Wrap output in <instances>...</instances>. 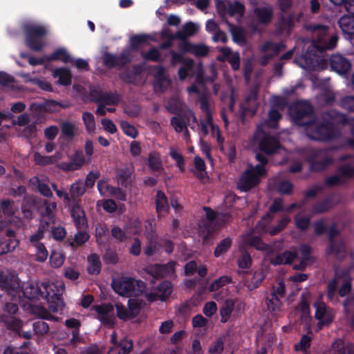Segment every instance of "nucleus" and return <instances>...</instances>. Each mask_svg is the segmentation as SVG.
<instances>
[{
    "instance_id": "72a5a7b5",
    "label": "nucleus",
    "mask_w": 354,
    "mask_h": 354,
    "mask_svg": "<svg viewBox=\"0 0 354 354\" xmlns=\"http://www.w3.org/2000/svg\"><path fill=\"white\" fill-rule=\"evenodd\" d=\"M235 302L232 299H226L223 306L220 308L221 322L226 323L234 310Z\"/></svg>"
},
{
    "instance_id": "5fc2aeb1",
    "label": "nucleus",
    "mask_w": 354,
    "mask_h": 354,
    "mask_svg": "<svg viewBox=\"0 0 354 354\" xmlns=\"http://www.w3.org/2000/svg\"><path fill=\"white\" fill-rule=\"evenodd\" d=\"M290 221V219L285 216L278 221L276 225L272 226L269 228L268 233L271 236H274L281 232Z\"/></svg>"
},
{
    "instance_id": "20e7f679",
    "label": "nucleus",
    "mask_w": 354,
    "mask_h": 354,
    "mask_svg": "<svg viewBox=\"0 0 354 354\" xmlns=\"http://www.w3.org/2000/svg\"><path fill=\"white\" fill-rule=\"evenodd\" d=\"M22 31L25 37V44L28 48L35 52L43 50L48 33V30L44 26L33 22H26L22 25Z\"/></svg>"
},
{
    "instance_id": "052dcab7",
    "label": "nucleus",
    "mask_w": 354,
    "mask_h": 354,
    "mask_svg": "<svg viewBox=\"0 0 354 354\" xmlns=\"http://www.w3.org/2000/svg\"><path fill=\"white\" fill-rule=\"evenodd\" d=\"M133 343L131 339L123 338L119 342L118 348H120L118 354H129L133 349Z\"/></svg>"
},
{
    "instance_id": "6e6d98bb",
    "label": "nucleus",
    "mask_w": 354,
    "mask_h": 354,
    "mask_svg": "<svg viewBox=\"0 0 354 354\" xmlns=\"http://www.w3.org/2000/svg\"><path fill=\"white\" fill-rule=\"evenodd\" d=\"M295 226L300 231H306L310 226V218L309 216L297 215L294 218Z\"/></svg>"
},
{
    "instance_id": "58836bf2",
    "label": "nucleus",
    "mask_w": 354,
    "mask_h": 354,
    "mask_svg": "<svg viewBox=\"0 0 354 354\" xmlns=\"http://www.w3.org/2000/svg\"><path fill=\"white\" fill-rule=\"evenodd\" d=\"M54 77H57L59 83L63 86H68L71 84V74L69 69L66 68H56L53 71Z\"/></svg>"
},
{
    "instance_id": "412c9836",
    "label": "nucleus",
    "mask_w": 354,
    "mask_h": 354,
    "mask_svg": "<svg viewBox=\"0 0 354 354\" xmlns=\"http://www.w3.org/2000/svg\"><path fill=\"white\" fill-rule=\"evenodd\" d=\"M337 24L343 34L352 39L354 36V15H344L339 19Z\"/></svg>"
},
{
    "instance_id": "de8ad7c7",
    "label": "nucleus",
    "mask_w": 354,
    "mask_h": 354,
    "mask_svg": "<svg viewBox=\"0 0 354 354\" xmlns=\"http://www.w3.org/2000/svg\"><path fill=\"white\" fill-rule=\"evenodd\" d=\"M227 24L230 26V31L233 41L238 44H244L246 41L243 30L241 28L234 26L229 22Z\"/></svg>"
},
{
    "instance_id": "f03ea898",
    "label": "nucleus",
    "mask_w": 354,
    "mask_h": 354,
    "mask_svg": "<svg viewBox=\"0 0 354 354\" xmlns=\"http://www.w3.org/2000/svg\"><path fill=\"white\" fill-rule=\"evenodd\" d=\"M53 288L54 285L47 282H28L21 287V292L25 298L30 301L46 300L49 310L53 313L62 312L65 306L62 295L59 290L55 292Z\"/></svg>"
},
{
    "instance_id": "7ed1b4c3",
    "label": "nucleus",
    "mask_w": 354,
    "mask_h": 354,
    "mask_svg": "<svg viewBox=\"0 0 354 354\" xmlns=\"http://www.w3.org/2000/svg\"><path fill=\"white\" fill-rule=\"evenodd\" d=\"M306 29L313 35V48L316 52L323 53L336 47L339 37L336 34H330L328 26L311 24L306 26Z\"/></svg>"
},
{
    "instance_id": "4be33fe9",
    "label": "nucleus",
    "mask_w": 354,
    "mask_h": 354,
    "mask_svg": "<svg viewBox=\"0 0 354 354\" xmlns=\"http://www.w3.org/2000/svg\"><path fill=\"white\" fill-rule=\"evenodd\" d=\"M198 31V27L192 21L185 23L181 30L172 35L173 39L180 40V42L189 41L187 37L194 35Z\"/></svg>"
},
{
    "instance_id": "4d7b16f0",
    "label": "nucleus",
    "mask_w": 354,
    "mask_h": 354,
    "mask_svg": "<svg viewBox=\"0 0 354 354\" xmlns=\"http://www.w3.org/2000/svg\"><path fill=\"white\" fill-rule=\"evenodd\" d=\"M35 249L36 260L39 262H44L48 256V250L44 243L32 245Z\"/></svg>"
},
{
    "instance_id": "e2e57ef3",
    "label": "nucleus",
    "mask_w": 354,
    "mask_h": 354,
    "mask_svg": "<svg viewBox=\"0 0 354 354\" xmlns=\"http://www.w3.org/2000/svg\"><path fill=\"white\" fill-rule=\"evenodd\" d=\"M52 238L57 241H61L64 240L66 235V230L62 226H53L50 229Z\"/></svg>"
},
{
    "instance_id": "603ef678",
    "label": "nucleus",
    "mask_w": 354,
    "mask_h": 354,
    "mask_svg": "<svg viewBox=\"0 0 354 354\" xmlns=\"http://www.w3.org/2000/svg\"><path fill=\"white\" fill-rule=\"evenodd\" d=\"M106 192L118 201H125L127 200L126 192L120 187L112 185L106 186Z\"/></svg>"
},
{
    "instance_id": "c85d7f7f",
    "label": "nucleus",
    "mask_w": 354,
    "mask_h": 354,
    "mask_svg": "<svg viewBox=\"0 0 354 354\" xmlns=\"http://www.w3.org/2000/svg\"><path fill=\"white\" fill-rule=\"evenodd\" d=\"M57 209V203L55 202H48L45 200L43 204L39 207V215L41 218L55 220L56 216L55 211Z\"/></svg>"
},
{
    "instance_id": "9b49d317",
    "label": "nucleus",
    "mask_w": 354,
    "mask_h": 354,
    "mask_svg": "<svg viewBox=\"0 0 354 354\" xmlns=\"http://www.w3.org/2000/svg\"><path fill=\"white\" fill-rule=\"evenodd\" d=\"M310 169L313 171H322L333 164V159L328 156L324 149H314L308 159Z\"/></svg>"
},
{
    "instance_id": "b1692460",
    "label": "nucleus",
    "mask_w": 354,
    "mask_h": 354,
    "mask_svg": "<svg viewBox=\"0 0 354 354\" xmlns=\"http://www.w3.org/2000/svg\"><path fill=\"white\" fill-rule=\"evenodd\" d=\"M203 210L205 212L206 221L209 225L214 224L216 221L223 223L228 222L232 217L228 213L217 212L209 207H203Z\"/></svg>"
},
{
    "instance_id": "f8f14e48",
    "label": "nucleus",
    "mask_w": 354,
    "mask_h": 354,
    "mask_svg": "<svg viewBox=\"0 0 354 354\" xmlns=\"http://www.w3.org/2000/svg\"><path fill=\"white\" fill-rule=\"evenodd\" d=\"M263 137L258 138L255 136V138L258 140V146L260 151L266 155L271 156L277 153L281 148L282 146L279 140L274 136L265 134L262 132Z\"/></svg>"
},
{
    "instance_id": "09e8293b",
    "label": "nucleus",
    "mask_w": 354,
    "mask_h": 354,
    "mask_svg": "<svg viewBox=\"0 0 354 354\" xmlns=\"http://www.w3.org/2000/svg\"><path fill=\"white\" fill-rule=\"evenodd\" d=\"M232 282V278L229 276L223 275L220 277L218 279L214 280L212 281L209 287L208 290L210 292H215L218 290L219 288H222L223 286L230 283Z\"/></svg>"
},
{
    "instance_id": "e433bc0d",
    "label": "nucleus",
    "mask_w": 354,
    "mask_h": 354,
    "mask_svg": "<svg viewBox=\"0 0 354 354\" xmlns=\"http://www.w3.org/2000/svg\"><path fill=\"white\" fill-rule=\"evenodd\" d=\"M268 309L273 315H277L281 310V301L275 293H271L266 297V301Z\"/></svg>"
},
{
    "instance_id": "680f3d73",
    "label": "nucleus",
    "mask_w": 354,
    "mask_h": 354,
    "mask_svg": "<svg viewBox=\"0 0 354 354\" xmlns=\"http://www.w3.org/2000/svg\"><path fill=\"white\" fill-rule=\"evenodd\" d=\"M174 243L169 239H156V252L163 249L167 254H171L174 251Z\"/></svg>"
},
{
    "instance_id": "6ab92c4d",
    "label": "nucleus",
    "mask_w": 354,
    "mask_h": 354,
    "mask_svg": "<svg viewBox=\"0 0 354 354\" xmlns=\"http://www.w3.org/2000/svg\"><path fill=\"white\" fill-rule=\"evenodd\" d=\"M257 21L260 24L268 25L272 19L273 9L271 6L256 7L253 9Z\"/></svg>"
},
{
    "instance_id": "338daca9",
    "label": "nucleus",
    "mask_w": 354,
    "mask_h": 354,
    "mask_svg": "<svg viewBox=\"0 0 354 354\" xmlns=\"http://www.w3.org/2000/svg\"><path fill=\"white\" fill-rule=\"evenodd\" d=\"M281 118V114L280 112L275 109H272L268 113V125L270 127L275 128L279 120Z\"/></svg>"
},
{
    "instance_id": "9d476101",
    "label": "nucleus",
    "mask_w": 354,
    "mask_h": 354,
    "mask_svg": "<svg viewBox=\"0 0 354 354\" xmlns=\"http://www.w3.org/2000/svg\"><path fill=\"white\" fill-rule=\"evenodd\" d=\"M0 289L10 296L19 293L21 285L18 276L8 271H0Z\"/></svg>"
},
{
    "instance_id": "0e129e2a",
    "label": "nucleus",
    "mask_w": 354,
    "mask_h": 354,
    "mask_svg": "<svg viewBox=\"0 0 354 354\" xmlns=\"http://www.w3.org/2000/svg\"><path fill=\"white\" fill-rule=\"evenodd\" d=\"M224 349V340L223 337L218 338L209 347L210 354H221Z\"/></svg>"
},
{
    "instance_id": "c9c22d12",
    "label": "nucleus",
    "mask_w": 354,
    "mask_h": 354,
    "mask_svg": "<svg viewBox=\"0 0 354 354\" xmlns=\"http://www.w3.org/2000/svg\"><path fill=\"white\" fill-rule=\"evenodd\" d=\"M88 266L87 271L91 274L97 275L100 273L102 263L97 254H91L88 257Z\"/></svg>"
},
{
    "instance_id": "2eb2a0df",
    "label": "nucleus",
    "mask_w": 354,
    "mask_h": 354,
    "mask_svg": "<svg viewBox=\"0 0 354 354\" xmlns=\"http://www.w3.org/2000/svg\"><path fill=\"white\" fill-rule=\"evenodd\" d=\"M193 123H197V118L194 112L190 109L187 108L185 112L183 113V115L180 119L178 118H171V125L174 127L175 131L178 133H180L184 130V128L190 125V122Z\"/></svg>"
},
{
    "instance_id": "cd10ccee",
    "label": "nucleus",
    "mask_w": 354,
    "mask_h": 354,
    "mask_svg": "<svg viewBox=\"0 0 354 354\" xmlns=\"http://www.w3.org/2000/svg\"><path fill=\"white\" fill-rule=\"evenodd\" d=\"M169 211V205L167 196L162 191H156V213L158 216H165Z\"/></svg>"
},
{
    "instance_id": "4c0bfd02",
    "label": "nucleus",
    "mask_w": 354,
    "mask_h": 354,
    "mask_svg": "<svg viewBox=\"0 0 354 354\" xmlns=\"http://www.w3.org/2000/svg\"><path fill=\"white\" fill-rule=\"evenodd\" d=\"M286 48V46L282 43H274L270 41H266L261 47V52L266 53L272 51L270 53L272 57L277 56L279 53Z\"/></svg>"
},
{
    "instance_id": "c756f323",
    "label": "nucleus",
    "mask_w": 354,
    "mask_h": 354,
    "mask_svg": "<svg viewBox=\"0 0 354 354\" xmlns=\"http://www.w3.org/2000/svg\"><path fill=\"white\" fill-rule=\"evenodd\" d=\"M48 62L61 60L64 63H73V59L63 48H59L55 50L50 55L46 56Z\"/></svg>"
},
{
    "instance_id": "bb28decb",
    "label": "nucleus",
    "mask_w": 354,
    "mask_h": 354,
    "mask_svg": "<svg viewBox=\"0 0 354 354\" xmlns=\"http://www.w3.org/2000/svg\"><path fill=\"white\" fill-rule=\"evenodd\" d=\"M335 206L333 197L332 196H328L323 200L318 201L315 203L311 208V211L313 214H318L328 212Z\"/></svg>"
},
{
    "instance_id": "0eeeda50",
    "label": "nucleus",
    "mask_w": 354,
    "mask_h": 354,
    "mask_svg": "<svg viewBox=\"0 0 354 354\" xmlns=\"http://www.w3.org/2000/svg\"><path fill=\"white\" fill-rule=\"evenodd\" d=\"M293 122L299 127H308L316 118L313 106L308 102H298L290 108Z\"/></svg>"
},
{
    "instance_id": "5701e85b",
    "label": "nucleus",
    "mask_w": 354,
    "mask_h": 354,
    "mask_svg": "<svg viewBox=\"0 0 354 354\" xmlns=\"http://www.w3.org/2000/svg\"><path fill=\"white\" fill-rule=\"evenodd\" d=\"M85 162V158L82 151H76L71 156L68 162L62 163V169L66 171L79 169Z\"/></svg>"
},
{
    "instance_id": "c03bdc74",
    "label": "nucleus",
    "mask_w": 354,
    "mask_h": 354,
    "mask_svg": "<svg viewBox=\"0 0 354 354\" xmlns=\"http://www.w3.org/2000/svg\"><path fill=\"white\" fill-rule=\"evenodd\" d=\"M116 178L118 183L125 188L131 184V172L127 168H120L116 171Z\"/></svg>"
},
{
    "instance_id": "4468645a",
    "label": "nucleus",
    "mask_w": 354,
    "mask_h": 354,
    "mask_svg": "<svg viewBox=\"0 0 354 354\" xmlns=\"http://www.w3.org/2000/svg\"><path fill=\"white\" fill-rule=\"evenodd\" d=\"M93 309L97 313L98 319L105 325L114 324L113 305L111 303L101 304L93 306Z\"/></svg>"
},
{
    "instance_id": "f257e3e1",
    "label": "nucleus",
    "mask_w": 354,
    "mask_h": 354,
    "mask_svg": "<svg viewBox=\"0 0 354 354\" xmlns=\"http://www.w3.org/2000/svg\"><path fill=\"white\" fill-rule=\"evenodd\" d=\"M154 41L155 35L153 34L134 35L129 38V45L124 48L119 55L104 52L102 55V64L106 68L122 69L136 59L135 55L139 53L144 61L132 66L131 70L134 76L138 80V76L146 73L155 77V66L147 63L148 60L155 62V46L151 44V41Z\"/></svg>"
},
{
    "instance_id": "a878e982",
    "label": "nucleus",
    "mask_w": 354,
    "mask_h": 354,
    "mask_svg": "<svg viewBox=\"0 0 354 354\" xmlns=\"http://www.w3.org/2000/svg\"><path fill=\"white\" fill-rule=\"evenodd\" d=\"M297 257V254L295 252L286 250L273 257L270 263L273 266L290 265Z\"/></svg>"
},
{
    "instance_id": "f704fd0d",
    "label": "nucleus",
    "mask_w": 354,
    "mask_h": 354,
    "mask_svg": "<svg viewBox=\"0 0 354 354\" xmlns=\"http://www.w3.org/2000/svg\"><path fill=\"white\" fill-rule=\"evenodd\" d=\"M62 135L67 140H73L77 134V127L71 122L64 121L60 124Z\"/></svg>"
},
{
    "instance_id": "ddd939ff",
    "label": "nucleus",
    "mask_w": 354,
    "mask_h": 354,
    "mask_svg": "<svg viewBox=\"0 0 354 354\" xmlns=\"http://www.w3.org/2000/svg\"><path fill=\"white\" fill-rule=\"evenodd\" d=\"M75 226L77 230H82L87 226L86 214L80 205L78 200H72V203L67 206Z\"/></svg>"
},
{
    "instance_id": "f3484780",
    "label": "nucleus",
    "mask_w": 354,
    "mask_h": 354,
    "mask_svg": "<svg viewBox=\"0 0 354 354\" xmlns=\"http://www.w3.org/2000/svg\"><path fill=\"white\" fill-rule=\"evenodd\" d=\"M178 48L183 53H191L196 57L206 56L209 52V48L204 44H194L189 41L180 42Z\"/></svg>"
},
{
    "instance_id": "774afa93",
    "label": "nucleus",
    "mask_w": 354,
    "mask_h": 354,
    "mask_svg": "<svg viewBox=\"0 0 354 354\" xmlns=\"http://www.w3.org/2000/svg\"><path fill=\"white\" fill-rule=\"evenodd\" d=\"M252 265V258L250 253L247 251L242 252L241 257L238 259V266L240 268L247 269Z\"/></svg>"
},
{
    "instance_id": "423d86ee",
    "label": "nucleus",
    "mask_w": 354,
    "mask_h": 354,
    "mask_svg": "<svg viewBox=\"0 0 354 354\" xmlns=\"http://www.w3.org/2000/svg\"><path fill=\"white\" fill-rule=\"evenodd\" d=\"M113 290L119 295L131 297L138 296L145 288V283L141 280L131 277H121L113 279L111 283Z\"/></svg>"
},
{
    "instance_id": "a18cd8bd",
    "label": "nucleus",
    "mask_w": 354,
    "mask_h": 354,
    "mask_svg": "<svg viewBox=\"0 0 354 354\" xmlns=\"http://www.w3.org/2000/svg\"><path fill=\"white\" fill-rule=\"evenodd\" d=\"M163 71L164 68L161 66L156 65V88L158 87L162 89L164 85L165 89L171 84V80L163 75Z\"/></svg>"
},
{
    "instance_id": "7c9ffc66",
    "label": "nucleus",
    "mask_w": 354,
    "mask_h": 354,
    "mask_svg": "<svg viewBox=\"0 0 354 354\" xmlns=\"http://www.w3.org/2000/svg\"><path fill=\"white\" fill-rule=\"evenodd\" d=\"M175 261H169L165 264L156 263V279L158 277H171L175 273Z\"/></svg>"
},
{
    "instance_id": "37998d69",
    "label": "nucleus",
    "mask_w": 354,
    "mask_h": 354,
    "mask_svg": "<svg viewBox=\"0 0 354 354\" xmlns=\"http://www.w3.org/2000/svg\"><path fill=\"white\" fill-rule=\"evenodd\" d=\"M246 243L251 247L256 248L257 250L262 252H269L271 249L270 246L265 243L262 239L258 236H253L246 240Z\"/></svg>"
},
{
    "instance_id": "864d4df0",
    "label": "nucleus",
    "mask_w": 354,
    "mask_h": 354,
    "mask_svg": "<svg viewBox=\"0 0 354 354\" xmlns=\"http://www.w3.org/2000/svg\"><path fill=\"white\" fill-rule=\"evenodd\" d=\"M64 255L57 250H52L50 254V264L53 268H59L64 262Z\"/></svg>"
},
{
    "instance_id": "2f4dec72",
    "label": "nucleus",
    "mask_w": 354,
    "mask_h": 354,
    "mask_svg": "<svg viewBox=\"0 0 354 354\" xmlns=\"http://www.w3.org/2000/svg\"><path fill=\"white\" fill-rule=\"evenodd\" d=\"M1 320L8 330L19 333L22 328V322L14 316L3 314Z\"/></svg>"
},
{
    "instance_id": "3c124183",
    "label": "nucleus",
    "mask_w": 354,
    "mask_h": 354,
    "mask_svg": "<svg viewBox=\"0 0 354 354\" xmlns=\"http://www.w3.org/2000/svg\"><path fill=\"white\" fill-rule=\"evenodd\" d=\"M120 101V96L116 92H104L101 102L105 105H118Z\"/></svg>"
},
{
    "instance_id": "bf43d9fd",
    "label": "nucleus",
    "mask_w": 354,
    "mask_h": 354,
    "mask_svg": "<svg viewBox=\"0 0 354 354\" xmlns=\"http://www.w3.org/2000/svg\"><path fill=\"white\" fill-rule=\"evenodd\" d=\"M82 120L86 129L88 132H92L95 129V122L93 115L90 112H84L82 114Z\"/></svg>"
},
{
    "instance_id": "a211bd4d",
    "label": "nucleus",
    "mask_w": 354,
    "mask_h": 354,
    "mask_svg": "<svg viewBox=\"0 0 354 354\" xmlns=\"http://www.w3.org/2000/svg\"><path fill=\"white\" fill-rule=\"evenodd\" d=\"M331 68L339 74H346L351 67L348 59L341 55H333L330 58Z\"/></svg>"
},
{
    "instance_id": "dca6fc26",
    "label": "nucleus",
    "mask_w": 354,
    "mask_h": 354,
    "mask_svg": "<svg viewBox=\"0 0 354 354\" xmlns=\"http://www.w3.org/2000/svg\"><path fill=\"white\" fill-rule=\"evenodd\" d=\"M261 179L258 175L247 169L241 175L238 187L241 191L248 192L258 185Z\"/></svg>"
},
{
    "instance_id": "49530a36",
    "label": "nucleus",
    "mask_w": 354,
    "mask_h": 354,
    "mask_svg": "<svg viewBox=\"0 0 354 354\" xmlns=\"http://www.w3.org/2000/svg\"><path fill=\"white\" fill-rule=\"evenodd\" d=\"M245 11V6L239 1H227V13L230 16L233 17L235 15L243 16Z\"/></svg>"
},
{
    "instance_id": "473e14b6",
    "label": "nucleus",
    "mask_w": 354,
    "mask_h": 354,
    "mask_svg": "<svg viewBox=\"0 0 354 354\" xmlns=\"http://www.w3.org/2000/svg\"><path fill=\"white\" fill-rule=\"evenodd\" d=\"M327 254H334L337 257H344L346 254V247L342 240L328 243Z\"/></svg>"
},
{
    "instance_id": "13d9d810",
    "label": "nucleus",
    "mask_w": 354,
    "mask_h": 354,
    "mask_svg": "<svg viewBox=\"0 0 354 354\" xmlns=\"http://www.w3.org/2000/svg\"><path fill=\"white\" fill-rule=\"evenodd\" d=\"M277 191L281 195H290L293 191V185L288 180L280 181L277 184Z\"/></svg>"
},
{
    "instance_id": "69168bd1",
    "label": "nucleus",
    "mask_w": 354,
    "mask_h": 354,
    "mask_svg": "<svg viewBox=\"0 0 354 354\" xmlns=\"http://www.w3.org/2000/svg\"><path fill=\"white\" fill-rule=\"evenodd\" d=\"M33 330L36 334L44 335L48 333L49 326L46 322L38 320L33 324Z\"/></svg>"
},
{
    "instance_id": "1a4fd4ad",
    "label": "nucleus",
    "mask_w": 354,
    "mask_h": 354,
    "mask_svg": "<svg viewBox=\"0 0 354 354\" xmlns=\"http://www.w3.org/2000/svg\"><path fill=\"white\" fill-rule=\"evenodd\" d=\"M337 174L328 176L324 183L327 187H332L344 184L347 179L354 176V167L349 163L339 165L336 170Z\"/></svg>"
},
{
    "instance_id": "a19ab883",
    "label": "nucleus",
    "mask_w": 354,
    "mask_h": 354,
    "mask_svg": "<svg viewBox=\"0 0 354 354\" xmlns=\"http://www.w3.org/2000/svg\"><path fill=\"white\" fill-rule=\"evenodd\" d=\"M30 183L37 187L39 192L45 197L50 198L53 196V193L51 192L49 186L42 182L37 176H34L30 179Z\"/></svg>"
},
{
    "instance_id": "6e6552de",
    "label": "nucleus",
    "mask_w": 354,
    "mask_h": 354,
    "mask_svg": "<svg viewBox=\"0 0 354 354\" xmlns=\"http://www.w3.org/2000/svg\"><path fill=\"white\" fill-rule=\"evenodd\" d=\"M313 307L315 308V317L318 320L316 328L319 331L324 326H328L333 322L335 316L333 310L322 301V297L315 301Z\"/></svg>"
},
{
    "instance_id": "aec40b11",
    "label": "nucleus",
    "mask_w": 354,
    "mask_h": 354,
    "mask_svg": "<svg viewBox=\"0 0 354 354\" xmlns=\"http://www.w3.org/2000/svg\"><path fill=\"white\" fill-rule=\"evenodd\" d=\"M165 107L170 113L175 115L172 118H178L179 119L182 118L183 113L188 108L185 104L175 97L170 98L167 101Z\"/></svg>"
},
{
    "instance_id": "ea45409f",
    "label": "nucleus",
    "mask_w": 354,
    "mask_h": 354,
    "mask_svg": "<svg viewBox=\"0 0 354 354\" xmlns=\"http://www.w3.org/2000/svg\"><path fill=\"white\" fill-rule=\"evenodd\" d=\"M194 164L196 170L194 173L195 176L201 181H203L207 176L206 165L204 160L199 156H195L194 158Z\"/></svg>"
},
{
    "instance_id": "39448f33",
    "label": "nucleus",
    "mask_w": 354,
    "mask_h": 354,
    "mask_svg": "<svg viewBox=\"0 0 354 354\" xmlns=\"http://www.w3.org/2000/svg\"><path fill=\"white\" fill-rule=\"evenodd\" d=\"M307 136L316 141H330L339 136L333 122L324 120L317 121L316 118L306 128Z\"/></svg>"
},
{
    "instance_id": "8fccbe9b",
    "label": "nucleus",
    "mask_w": 354,
    "mask_h": 354,
    "mask_svg": "<svg viewBox=\"0 0 354 354\" xmlns=\"http://www.w3.org/2000/svg\"><path fill=\"white\" fill-rule=\"evenodd\" d=\"M90 236L86 232L80 230L75 234L73 241L70 242L69 245L72 248L80 247L87 242Z\"/></svg>"
},
{
    "instance_id": "393cba45",
    "label": "nucleus",
    "mask_w": 354,
    "mask_h": 354,
    "mask_svg": "<svg viewBox=\"0 0 354 354\" xmlns=\"http://www.w3.org/2000/svg\"><path fill=\"white\" fill-rule=\"evenodd\" d=\"M174 290L172 283L168 280H164L156 286V301H166L170 297Z\"/></svg>"
},
{
    "instance_id": "79ce46f5",
    "label": "nucleus",
    "mask_w": 354,
    "mask_h": 354,
    "mask_svg": "<svg viewBox=\"0 0 354 354\" xmlns=\"http://www.w3.org/2000/svg\"><path fill=\"white\" fill-rule=\"evenodd\" d=\"M232 243V239L229 236L222 239L214 249V257L217 258L225 254L231 248Z\"/></svg>"
}]
</instances>
